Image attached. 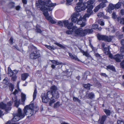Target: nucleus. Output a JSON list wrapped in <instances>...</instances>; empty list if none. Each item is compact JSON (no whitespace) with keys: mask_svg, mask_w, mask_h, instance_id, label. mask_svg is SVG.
Returning <instances> with one entry per match:
<instances>
[{"mask_svg":"<svg viewBox=\"0 0 124 124\" xmlns=\"http://www.w3.org/2000/svg\"><path fill=\"white\" fill-rule=\"evenodd\" d=\"M56 5V3H52L49 0L46 2L39 0V3L36 4L37 7L40 8V10L43 12V14L46 19L53 24L55 23L56 22L54 20L51 16H49V14L48 11H52L54 8V7Z\"/></svg>","mask_w":124,"mask_h":124,"instance_id":"obj_1","label":"nucleus"},{"mask_svg":"<svg viewBox=\"0 0 124 124\" xmlns=\"http://www.w3.org/2000/svg\"><path fill=\"white\" fill-rule=\"evenodd\" d=\"M75 27H74L72 29L75 36L80 37H84L87 34L92 33L93 31L92 29H88L83 30L81 28L75 29Z\"/></svg>","mask_w":124,"mask_h":124,"instance_id":"obj_2","label":"nucleus"},{"mask_svg":"<svg viewBox=\"0 0 124 124\" xmlns=\"http://www.w3.org/2000/svg\"><path fill=\"white\" fill-rule=\"evenodd\" d=\"M33 114V107L32 105H27L24 108V117L25 115L29 117L31 116Z\"/></svg>","mask_w":124,"mask_h":124,"instance_id":"obj_3","label":"nucleus"},{"mask_svg":"<svg viewBox=\"0 0 124 124\" xmlns=\"http://www.w3.org/2000/svg\"><path fill=\"white\" fill-rule=\"evenodd\" d=\"M23 117V114L22 113L21 109L20 108L18 109V112L12 118L13 121H17Z\"/></svg>","mask_w":124,"mask_h":124,"instance_id":"obj_4","label":"nucleus"},{"mask_svg":"<svg viewBox=\"0 0 124 124\" xmlns=\"http://www.w3.org/2000/svg\"><path fill=\"white\" fill-rule=\"evenodd\" d=\"M12 104V102L11 101L8 102L7 104L2 102L0 104V108L2 109H5V111L7 112L11 110Z\"/></svg>","mask_w":124,"mask_h":124,"instance_id":"obj_5","label":"nucleus"},{"mask_svg":"<svg viewBox=\"0 0 124 124\" xmlns=\"http://www.w3.org/2000/svg\"><path fill=\"white\" fill-rule=\"evenodd\" d=\"M87 7H88L87 10V13L84 16L83 19L85 20V18L86 17L88 18L91 15L93 14V11L92 10L93 8V6L92 5H89L87 4Z\"/></svg>","mask_w":124,"mask_h":124,"instance_id":"obj_6","label":"nucleus"},{"mask_svg":"<svg viewBox=\"0 0 124 124\" xmlns=\"http://www.w3.org/2000/svg\"><path fill=\"white\" fill-rule=\"evenodd\" d=\"M53 91V97L56 99L58 98L59 96V94L57 91V88L55 85L52 86L51 88Z\"/></svg>","mask_w":124,"mask_h":124,"instance_id":"obj_7","label":"nucleus"},{"mask_svg":"<svg viewBox=\"0 0 124 124\" xmlns=\"http://www.w3.org/2000/svg\"><path fill=\"white\" fill-rule=\"evenodd\" d=\"M40 54L39 53H37L36 51L32 52L30 55V58L32 59H35L39 57Z\"/></svg>","mask_w":124,"mask_h":124,"instance_id":"obj_8","label":"nucleus"},{"mask_svg":"<svg viewBox=\"0 0 124 124\" xmlns=\"http://www.w3.org/2000/svg\"><path fill=\"white\" fill-rule=\"evenodd\" d=\"M77 4V6L75 7V11L78 12H79L85 9V6L84 4H81V5Z\"/></svg>","mask_w":124,"mask_h":124,"instance_id":"obj_9","label":"nucleus"},{"mask_svg":"<svg viewBox=\"0 0 124 124\" xmlns=\"http://www.w3.org/2000/svg\"><path fill=\"white\" fill-rule=\"evenodd\" d=\"M84 16L83 17L80 16L79 19H78L77 22V23L79 25H80L81 27H82L84 26L85 25V21H86V18L85 20L83 19Z\"/></svg>","mask_w":124,"mask_h":124,"instance_id":"obj_10","label":"nucleus"},{"mask_svg":"<svg viewBox=\"0 0 124 124\" xmlns=\"http://www.w3.org/2000/svg\"><path fill=\"white\" fill-rule=\"evenodd\" d=\"M110 47L108 46L107 48H105L104 49V53L108 55V56L111 59L113 58V55L110 53Z\"/></svg>","mask_w":124,"mask_h":124,"instance_id":"obj_11","label":"nucleus"},{"mask_svg":"<svg viewBox=\"0 0 124 124\" xmlns=\"http://www.w3.org/2000/svg\"><path fill=\"white\" fill-rule=\"evenodd\" d=\"M79 16L78 14L76 13L73 14L72 16V21L74 23H76L78 19L77 17Z\"/></svg>","mask_w":124,"mask_h":124,"instance_id":"obj_12","label":"nucleus"},{"mask_svg":"<svg viewBox=\"0 0 124 124\" xmlns=\"http://www.w3.org/2000/svg\"><path fill=\"white\" fill-rule=\"evenodd\" d=\"M44 94H42L41 95V97L42 102L45 103H47L50 100Z\"/></svg>","mask_w":124,"mask_h":124,"instance_id":"obj_13","label":"nucleus"},{"mask_svg":"<svg viewBox=\"0 0 124 124\" xmlns=\"http://www.w3.org/2000/svg\"><path fill=\"white\" fill-rule=\"evenodd\" d=\"M121 43L122 46L120 48V51L121 55L123 56H124V39L121 40Z\"/></svg>","mask_w":124,"mask_h":124,"instance_id":"obj_14","label":"nucleus"},{"mask_svg":"<svg viewBox=\"0 0 124 124\" xmlns=\"http://www.w3.org/2000/svg\"><path fill=\"white\" fill-rule=\"evenodd\" d=\"M43 94H44V95L46 96V97L48 98L50 100V98H51L53 97V91L51 90L47 92L46 94L45 93Z\"/></svg>","mask_w":124,"mask_h":124,"instance_id":"obj_15","label":"nucleus"},{"mask_svg":"<svg viewBox=\"0 0 124 124\" xmlns=\"http://www.w3.org/2000/svg\"><path fill=\"white\" fill-rule=\"evenodd\" d=\"M121 56L118 54H116L113 56V59H114L117 62H119L121 61Z\"/></svg>","mask_w":124,"mask_h":124,"instance_id":"obj_16","label":"nucleus"},{"mask_svg":"<svg viewBox=\"0 0 124 124\" xmlns=\"http://www.w3.org/2000/svg\"><path fill=\"white\" fill-rule=\"evenodd\" d=\"M97 37L99 40H102L105 41L106 35H102L100 34H98L97 35Z\"/></svg>","mask_w":124,"mask_h":124,"instance_id":"obj_17","label":"nucleus"},{"mask_svg":"<svg viewBox=\"0 0 124 124\" xmlns=\"http://www.w3.org/2000/svg\"><path fill=\"white\" fill-rule=\"evenodd\" d=\"M114 38V36H108L106 35L105 41L110 42Z\"/></svg>","mask_w":124,"mask_h":124,"instance_id":"obj_18","label":"nucleus"},{"mask_svg":"<svg viewBox=\"0 0 124 124\" xmlns=\"http://www.w3.org/2000/svg\"><path fill=\"white\" fill-rule=\"evenodd\" d=\"M12 99L13 101L15 102V106L17 108L20 103L19 102H17V97L15 96L14 98H12Z\"/></svg>","mask_w":124,"mask_h":124,"instance_id":"obj_19","label":"nucleus"},{"mask_svg":"<svg viewBox=\"0 0 124 124\" xmlns=\"http://www.w3.org/2000/svg\"><path fill=\"white\" fill-rule=\"evenodd\" d=\"M79 49L80 52L83 54V55H85L87 57H90L89 54L87 51H84L81 48H80Z\"/></svg>","mask_w":124,"mask_h":124,"instance_id":"obj_20","label":"nucleus"},{"mask_svg":"<svg viewBox=\"0 0 124 124\" xmlns=\"http://www.w3.org/2000/svg\"><path fill=\"white\" fill-rule=\"evenodd\" d=\"M69 55L71 58L76 61H79L78 59L77 58V56L75 54H72L71 53H69Z\"/></svg>","mask_w":124,"mask_h":124,"instance_id":"obj_21","label":"nucleus"},{"mask_svg":"<svg viewBox=\"0 0 124 124\" xmlns=\"http://www.w3.org/2000/svg\"><path fill=\"white\" fill-rule=\"evenodd\" d=\"M108 69H109L114 72H116V71L115 67L113 65H109L107 66Z\"/></svg>","mask_w":124,"mask_h":124,"instance_id":"obj_22","label":"nucleus"},{"mask_svg":"<svg viewBox=\"0 0 124 124\" xmlns=\"http://www.w3.org/2000/svg\"><path fill=\"white\" fill-rule=\"evenodd\" d=\"M44 46L47 48L51 50H54L56 49V47L54 46H51L47 45H44Z\"/></svg>","mask_w":124,"mask_h":124,"instance_id":"obj_23","label":"nucleus"},{"mask_svg":"<svg viewBox=\"0 0 124 124\" xmlns=\"http://www.w3.org/2000/svg\"><path fill=\"white\" fill-rule=\"evenodd\" d=\"M106 118L107 116L106 115H104L102 116L100 121L101 124H104Z\"/></svg>","mask_w":124,"mask_h":124,"instance_id":"obj_24","label":"nucleus"},{"mask_svg":"<svg viewBox=\"0 0 124 124\" xmlns=\"http://www.w3.org/2000/svg\"><path fill=\"white\" fill-rule=\"evenodd\" d=\"M83 86L84 88L88 90H90V87L91 85L90 84L87 83V84H83Z\"/></svg>","mask_w":124,"mask_h":124,"instance_id":"obj_25","label":"nucleus"},{"mask_svg":"<svg viewBox=\"0 0 124 124\" xmlns=\"http://www.w3.org/2000/svg\"><path fill=\"white\" fill-rule=\"evenodd\" d=\"M51 62L52 63L55 64L56 65H61L62 64V63L61 62H58L57 61L55 60H53L51 61Z\"/></svg>","mask_w":124,"mask_h":124,"instance_id":"obj_26","label":"nucleus"},{"mask_svg":"<svg viewBox=\"0 0 124 124\" xmlns=\"http://www.w3.org/2000/svg\"><path fill=\"white\" fill-rule=\"evenodd\" d=\"M121 3L120 2H119L116 4L115 5V8L116 9H119L121 7Z\"/></svg>","mask_w":124,"mask_h":124,"instance_id":"obj_27","label":"nucleus"},{"mask_svg":"<svg viewBox=\"0 0 124 124\" xmlns=\"http://www.w3.org/2000/svg\"><path fill=\"white\" fill-rule=\"evenodd\" d=\"M108 30L111 33H114L115 31V30L113 27H110L108 29Z\"/></svg>","mask_w":124,"mask_h":124,"instance_id":"obj_28","label":"nucleus"},{"mask_svg":"<svg viewBox=\"0 0 124 124\" xmlns=\"http://www.w3.org/2000/svg\"><path fill=\"white\" fill-rule=\"evenodd\" d=\"M88 96L89 98L92 99L94 97L95 95L93 93L91 92L88 94Z\"/></svg>","mask_w":124,"mask_h":124,"instance_id":"obj_29","label":"nucleus"},{"mask_svg":"<svg viewBox=\"0 0 124 124\" xmlns=\"http://www.w3.org/2000/svg\"><path fill=\"white\" fill-rule=\"evenodd\" d=\"M37 89L36 88H35L34 90L33 95V100H34L36 99L37 96Z\"/></svg>","mask_w":124,"mask_h":124,"instance_id":"obj_30","label":"nucleus"},{"mask_svg":"<svg viewBox=\"0 0 124 124\" xmlns=\"http://www.w3.org/2000/svg\"><path fill=\"white\" fill-rule=\"evenodd\" d=\"M73 100L74 101L77 102L79 103H81V101L77 97H73Z\"/></svg>","mask_w":124,"mask_h":124,"instance_id":"obj_31","label":"nucleus"},{"mask_svg":"<svg viewBox=\"0 0 124 124\" xmlns=\"http://www.w3.org/2000/svg\"><path fill=\"white\" fill-rule=\"evenodd\" d=\"M115 8V5L111 3L109 4L108 6V8L112 10H113Z\"/></svg>","mask_w":124,"mask_h":124,"instance_id":"obj_32","label":"nucleus"},{"mask_svg":"<svg viewBox=\"0 0 124 124\" xmlns=\"http://www.w3.org/2000/svg\"><path fill=\"white\" fill-rule=\"evenodd\" d=\"M63 23L64 24V27H67L69 23V21L68 20L63 21Z\"/></svg>","mask_w":124,"mask_h":124,"instance_id":"obj_33","label":"nucleus"},{"mask_svg":"<svg viewBox=\"0 0 124 124\" xmlns=\"http://www.w3.org/2000/svg\"><path fill=\"white\" fill-rule=\"evenodd\" d=\"M95 0H89L87 2V4L88 5H90L93 4L95 1Z\"/></svg>","mask_w":124,"mask_h":124,"instance_id":"obj_34","label":"nucleus"},{"mask_svg":"<svg viewBox=\"0 0 124 124\" xmlns=\"http://www.w3.org/2000/svg\"><path fill=\"white\" fill-rule=\"evenodd\" d=\"M73 25V24L72 23H69L68 25L67 26V28L69 29H72V28Z\"/></svg>","mask_w":124,"mask_h":124,"instance_id":"obj_35","label":"nucleus"},{"mask_svg":"<svg viewBox=\"0 0 124 124\" xmlns=\"http://www.w3.org/2000/svg\"><path fill=\"white\" fill-rule=\"evenodd\" d=\"M60 102L59 101H58L56 103L54 104V108H56L60 106Z\"/></svg>","mask_w":124,"mask_h":124,"instance_id":"obj_36","label":"nucleus"},{"mask_svg":"<svg viewBox=\"0 0 124 124\" xmlns=\"http://www.w3.org/2000/svg\"><path fill=\"white\" fill-rule=\"evenodd\" d=\"M54 44L59 47L63 49H65V47L63 45L58 43H55Z\"/></svg>","mask_w":124,"mask_h":124,"instance_id":"obj_37","label":"nucleus"},{"mask_svg":"<svg viewBox=\"0 0 124 124\" xmlns=\"http://www.w3.org/2000/svg\"><path fill=\"white\" fill-rule=\"evenodd\" d=\"M104 112L107 116H109L110 114V111L109 110L107 109L104 110Z\"/></svg>","mask_w":124,"mask_h":124,"instance_id":"obj_38","label":"nucleus"},{"mask_svg":"<svg viewBox=\"0 0 124 124\" xmlns=\"http://www.w3.org/2000/svg\"><path fill=\"white\" fill-rule=\"evenodd\" d=\"M101 6L100 5H99L97 6L94 9V11L95 12H97L99 9L101 8Z\"/></svg>","mask_w":124,"mask_h":124,"instance_id":"obj_39","label":"nucleus"},{"mask_svg":"<svg viewBox=\"0 0 124 124\" xmlns=\"http://www.w3.org/2000/svg\"><path fill=\"white\" fill-rule=\"evenodd\" d=\"M9 87L10 91L12 92L14 88V85L12 84H10Z\"/></svg>","mask_w":124,"mask_h":124,"instance_id":"obj_40","label":"nucleus"},{"mask_svg":"<svg viewBox=\"0 0 124 124\" xmlns=\"http://www.w3.org/2000/svg\"><path fill=\"white\" fill-rule=\"evenodd\" d=\"M98 27V25L97 24H94L93 25L92 28L93 29H95L97 28Z\"/></svg>","mask_w":124,"mask_h":124,"instance_id":"obj_41","label":"nucleus"},{"mask_svg":"<svg viewBox=\"0 0 124 124\" xmlns=\"http://www.w3.org/2000/svg\"><path fill=\"white\" fill-rule=\"evenodd\" d=\"M112 17L113 18L115 19L117 18V16L115 12H114L112 14Z\"/></svg>","mask_w":124,"mask_h":124,"instance_id":"obj_42","label":"nucleus"},{"mask_svg":"<svg viewBox=\"0 0 124 124\" xmlns=\"http://www.w3.org/2000/svg\"><path fill=\"white\" fill-rule=\"evenodd\" d=\"M29 75L27 73H24V81L28 77Z\"/></svg>","mask_w":124,"mask_h":124,"instance_id":"obj_43","label":"nucleus"},{"mask_svg":"<svg viewBox=\"0 0 124 124\" xmlns=\"http://www.w3.org/2000/svg\"><path fill=\"white\" fill-rule=\"evenodd\" d=\"M99 5H100V6H101V8H104L106 6V4H105V3L103 2L100 3Z\"/></svg>","mask_w":124,"mask_h":124,"instance_id":"obj_44","label":"nucleus"},{"mask_svg":"<svg viewBox=\"0 0 124 124\" xmlns=\"http://www.w3.org/2000/svg\"><path fill=\"white\" fill-rule=\"evenodd\" d=\"M55 101L54 99H53L52 100H51L49 103V105L51 106H52V105Z\"/></svg>","mask_w":124,"mask_h":124,"instance_id":"obj_45","label":"nucleus"},{"mask_svg":"<svg viewBox=\"0 0 124 124\" xmlns=\"http://www.w3.org/2000/svg\"><path fill=\"white\" fill-rule=\"evenodd\" d=\"M36 31L38 33H41L42 32V31L39 28L37 27L36 29Z\"/></svg>","mask_w":124,"mask_h":124,"instance_id":"obj_46","label":"nucleus"},{"mask_svg":"<svg viewBox=\"0 0 124 124\" xmlns=\"http://www.w3.org/2000/svg\"><path fill=\"white\" fill-rule=\"evenodd\" d=\"M63 22H62L61 21H59L58 22V24L61 27H63Z\"/></svg>","mask_w":124,"mask_h":124,"instance_id":"obj_47","label":"nucleus"},{"mask_svg":"<svg viewBox=\"0 0 124 124\" xmlns=\"http://www.w3.org/2000/svg\"><path fill=\"white\" fill-rule=\"evenodd\" d=\"M12 76V80L13 81H16V75H14Z\"/></svg>","mask_w":124,"mask_h":124,"instance_id":"obj_48","label":"nucleus"},{"mask_svg":"<svg viewBox=\"0 0 124 124\" xmlns=\"http://www.w3.org/2000/svg\"><path fill=\"white\" fill-rule=\"evenodd\" d=\"M120 65L121 67L123 69H124V60L121 62Z\"/></svg>","mask_w":124,"mask_h":124,"instance_id":"obj_49","label":"nucleus"},{"mask_svg":"<svg viewBox=\"0 0 124 124\" xmlns=\"http://www.w3.org/2000/svg\"><path fill=\"white\" fill-rule=\"evenodd\" d=\"M9 76L11 77L14 74V72H13V71H10L9 72H8V73Z\"/></svg>","mask_w":124,"mask_h":124,"instance_id":"obj_50","label":"nucleus"},{"mask_svg":"<svg viewBox=\"0 0 124 124\" xmlns=\"http://www.w3.org/2000/svg\"><path fill=\"white\" fill-rule=\"evenodd\" d=\"M117 122L118 124H124V121L122 120H118Z\"/></svg>","mask_w":124,"mask_h":124,"instance_id":"obj_51","label":"nucleus"},{"mask_svg":"<svg viewBox=\"0 0 124 124\" xmlns=\"http://www.w3.org/2000/svg\"><path fill=\"white\" fill-rule=\"evenodd\" d=\"M26 12V13L28 14V15H30L32 14V12H31L30 11V10H25Z\"/></svg>","mask_w":124,"mask_h":124,"instance_id":"obj_52","label":"nucleus"},{"mask_svg":"<svg viewBox=\"0 0 124 124\" xmlns=\"http://www.w3.org/2000/svg\"><path fill=\"white\" fill-rule=\"evenodd\" d=\"M95 55L99 59H101V57L100 55L98 53L96 54H95Z\"/></svg>","mask_w":124,"mask_h":124,"instance_id":"obj_53","label":"nucleus"},{"mask_svg":"<svg viewBox=\"0 0 124 124\" xmlns=\"http://www.w3.org/2000/svg\"><path fill=\"white\" fill-rule=\"evenodd\" d=\"M103 14L102 12L99 13L97 15V16L99 17H101L102 16H103Z\"/></svg>","mask_w":124,"mask_h":124,"instance_id":"obj_54","label":"nucleus"},{"mask_svg":"<svg viewBox=\"0 0 124 124\" xmlns=\"http://www.w3.org/2000/svg\"><path fill=\"white\" fill-rule=\"evenodd\" d=\"M15 4L13 2L10 3L9 5V6L11 8H12L14 7V6Z\"/></svg>","mask_w":124,"mask_h":124,"instance_id":"obj_55","label":"nucleus"},{"mask_svg":"<svg viewBox=\"0 0 124 124\" xmlns=\"http://www.w3.org/2000/svg\"><path fill=\"white\" fill-rule=\"evenodd\" d=\"M73 32V31L72 30V31L69 30L67 31L66 32V33L67 34H71Z\"/></svg>","mask_w":124,"mask_h":124,"instance_id":"obj_56","label":"nucleus"},{"mask_svg":"<svg viewBox=\"0 0 124 124\" xmlns=\"http://www.w3.org/2000/svg\"><path fill=\"white\" fill-rule=\"evenodd\" d=\"M120 23L121 24H124V18H123L121 19Z\"/></svg>","mask_w":124,"mask_h":124,"instance_id":"obj_57","label":"nucleus"},{"mask_svg":"<svg viewBox=\"0 0 124 124\" xmlns=\"http://www.w3.org/2000/svg\"><path fill=\"white\" fill-rule=\"evenodd\" d=\"M9 42L10 44H12L13 42V38L11 37L9 40Z\"/></svg>","mask_w":124,"mask_h":124,"instance_id":"obj_58","label":"nucleus"},{"mask_svg":"<svg viewBox=\"0 0 124 124\" xmlns=\"http://www.w3.org/2000/svg\"><path fill=\"white\" fill-rule=\"evenodd\" d=\"M73 0H66L67 2L66 3V5L70 4L69 3H71L73 1Z\"/></svg>","mask_w":124,"mask_h":124,"instance_id":"obj_59","label":"nucleus"},{"mask_svg":"<svg viewBox=\"0 0 124 124\" xmlns=\"http://www.w3.org/2000/svg\"><path fill=\"white\" fill-rule=\"evenodd\" d=\"M99 23L101 26H103L104 25V22L102 21H100L99 22Z\"/></svg>","mask_w":124,"mask_h":124,"instance_id":"obj_60","label":"nucleus"},{"mask_svg":"<svg viewBox=\"0 0 124 124\" xmlns=\"http://www.w3.org/2000/svg\"><path fill=\"white\" fill-rule=\"evenodd\" d=\"M119 39H121L123 38V35L122 34H120L119 35H116Z\"/></svg>","mask_w":124,"mask_h":124,"instance_id":"obj_61","label":"nucleus"},{"mask_svg":"<svg viewBox=\"0 0 124 124\" xmlns=\"http://www.w3.org/2000/svg\"><path fill=\"white\" fill-rule=\"evenodd\" d=\"M99 2L101 1L102 2L105 3L107 2V0H98Z\"/></svg>","mask_w":124,"mask_h":124,"instance_id":"obj_62","label":"nucleus"},{"mask_svg":"<svg viewBox=\"0 0 124 124\" xmlns=\"http://www.w3.org/2000/svg\"><path fill=\"white\" fill-rule=\"evenodd\" d=\"M120 13L121 15H124V9H122L120 10Z\"/></svg>","mask_w":124,"mask_h":124,"instance_id":"obj_63","label":"nucleus"},{"mask_svg":"<svg viewBox=\"0 0 124 124\" xmlns=\"http://www.w3.org/2000/svg\"><path fill=\"white\" fill-rule=\"evenodd\" d=\"M18 93V91L16 90L15 89L14 91L13 92V94L14 95H16Z\"/></svg>","mask_w":124,"mask_h":124,"instance_id":"obj_64","label":"nucleus"}]
</instances>
